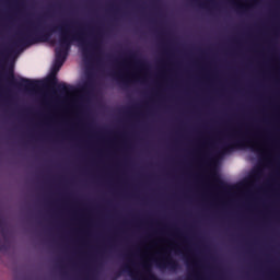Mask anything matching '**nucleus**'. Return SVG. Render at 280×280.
<instances>
[{"label":"nucleus","mask_w":280,"mask_h":280,"mask_svg":"<svg viewBox=\"0 0 280 280\" xmlns=\"http://www.w3.org/2000/svg\"><path fill=\"white\" fill-rule=\"evenodd\" d=\"M71 36V33L69 31L65 32L61 34L60 37V47H57L55 52H56V60L55 65L52 67V73H58L60 71V67H62L65 62V58L67 54L65 52V49L69 47V37Z\"/></svg>","instance_id":"nucleus-1"},{"label":"nucleus","mask_w":280,"mask_h":280,"mask_svg":"<svg viewBox=\"0 0 280 280\" xmlns=\"http://www.w3.org/2000/svg\"><path fill=\"white\" fill-rule=\"evenodd\" d=\"M245 145H247V148H250L253 152H257L261 155L268 152V141L257 136L250 137L245 140Z\"/></svg>","instance_id":"nucleus-2"},{"label":"nucleus","mask_w":280,"mask_h":280,"mask_svg":"<svg viewBox=\"0 0 280 280\" xmlns=\"http://www.w3.org/2000/svg\"><path fill=\"white\" fill-rule=\"evenodd\" d=\"M22 84L26 86V89L36 90V86H38V81H32L28 79H23Z\"/></svg>","instance_id":"nucleus-3"},{"label":"nucleus","mask_w":280,"mask_h":280,"mask_svg":"<svg viewBox=\"0 0 280 280\" xmlns=\"http://www.w3.org/2000/svg\"><path fill=\"white\" fill-rule=\"evenodd\" d=\"M150 253H165V248L163 246L153 245L149 249Z\"/></svg>","instance_id":"nucleus-4"}]
</instances>
